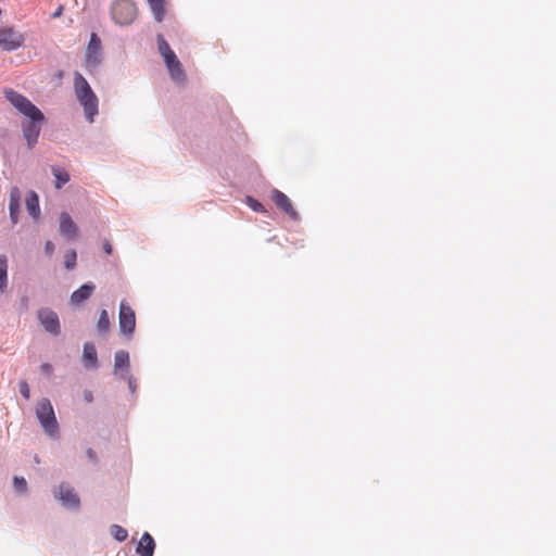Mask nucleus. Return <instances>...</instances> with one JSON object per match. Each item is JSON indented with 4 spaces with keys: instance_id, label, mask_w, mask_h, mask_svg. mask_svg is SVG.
Instances as JSON below:
<instances>
[{
    "instance_id": "obj_21",
    "label": "nucleus",
    "mask_w": 556,
    "mask_h": 556,
    "mask_svg": "<svg viewBox=\"0 0 556 556\" xmlns=\"http://www.w3.org/2000/svg\"><path fill=\"white\" fill-rule=\"evenodd\" d=\"M8 258L5 255H0V290L7 287L8 281Z\"/></svg>"
},
{
    "instance_id": "obj_7",
    "label": "nucleus",
    "mask_w": 556,
    "mask_h": 556,
    "mask_svg": "<svg viewBox=\"0 0 556 556\" xmlns=\"http://www.w3.org/2000/svg\"><path fill=\"white\" fill-rule=\"evenodd\" d=\"M38 320L45 330L53 336L61 332L58 314L50 308H40L37 313Z\"/></svg>"
},
{
    "instance_id": "obj_33",
    "label": "nucleus",
    "mask_w": 556,
    "mask_h": 556,
    "mask_svg": "<svg viewBox=\"0 0 556 556\" xmlns=\"http://www.w3.org/2000/svg\"><path fill=\"white\" fill-rule=\"evenodd\" d=\"M62 13H63V5H59V8L52 14V17L58 18L62 15Z\"/></svg>"
},
{
    "instance_id": "obj_19",
    "label": "nucleus",
    "mask_w": 556,
    "mask_h": 556,
    "mask_svg": "<svg viewBox=\"0 0 556 556\" xmlns=\"http://www.w3.org/2000/svg\"><path fill=\"white\" fill-rule=\"evenodd\" d=\"M129 367V354L126 351H117L115 353V359H114V369L117 372L119 369L125 368L126 370Z\"/></svg>"
},
{
    "instance_id": "obj_23",
    "label": "nucleus",
    "mask_w": 556,
    "mask_h": 556,
    "mask_svg": "<svg viewBox=\"0 0 556 556\" xmlns=\"http://www.w3.org/2000/svg\"><path fill=\"white\" fill-rule=\"evenodd\" d=\"M110 533L118 542L125 541L128 536L127 530L118 525L111 526Z\"/></svg>"
},
{
    "instance_id": "obj_4",
    "label": "nucleus",
    "mask_w": 556,
    "mask_h": 556,
    "mask_svg": "<svg viewBox=\"0 0 556 556\" xmlns=\"http://www.w3.org/2000/svg\"><path fill=\"white\" fill-rule=\"evenodd\" d=\"M112 21L118 26L131 25L138 15V8L131 0H114L110 5Z\"/></svg>"
},
{
    "instance_id": "obj_14",
    "label": "nucleus",
    "mask_w": 556,
    "mask_h": 556,
    "mask_svg": "<svg viewBox=\"0 0 556 556\" xmlns=\"http://www.w3.org/2000/svg\"><path fill=\"white\" fill-rule=\"evenodd\" d=\"M83 364L88 369H96L98 367L97 351L94 345L90 342L84 344Z\"/></svg>"
},
{
    "instance_id": "obj_20",
    "label": "nucleus",
    "mask_w": 556,
    "mask_h": 556,
    "mask_svg": "<svg viewBox=\"0 0 556 556\" xmlns=\"http://www.w3.org/2000/svg\"><path fill=\"white\" fill-rule=\"evenodd\" d=\"M52 174L55 177V188L61 189L63 185L68 182L70 175L65 169H62L58 166L52 167Z\"/></svg>"
},
{
    "instance_id": "obj_37",
    "label": "nucleus",
    "mask_w": 556,
    "mask_h": 556,
    "mask_svg": "<svg viewBox=\"0 0 556 556\" xmlns=\"http://www.w3.org/2000/svg\"><path fill=\"white\" fill-rule=\"evenodd\" d=\"M87 453H88V456H89V457H91V458H92V457H93V455H94V453H93V451H92V450H88V452H87Z\"/></svg>"
},
{
    "instance_id": "obj_17",
    "label": "nucleus",
    "mask_w": 556,
    "mask_h": 556,
    "mask_svg": "<svg viewBox=\"0 0 556 556\" xmlns=\"http://www.w3.org/2000/svg\"><path fill=\"white\" fill-rule=\"evenodd\" d=\"M156 22H162L165 15V0H147Z\"/></svg>"
},
{
    "instance_id": "obj_16",
    "label": "nucleus",
    "mask_w": 556,
    "mask_h": 556,
    "mask_svg": "<svg viewBox=\"0 0 556 556\" xmlns=\"http://www.w3.org/2000/svg\"><path fill=\"white\" fill-rule=\"evenodd\" d=\"M170 78L178 85L182 86L186 83V74L182 68L181 63L178 61L176 63H172L169 65H166Z\"/></svg>"
},
{
    "instance_id": "obj_11",
    "label": "nucleus",
    "mask_w": 556,
    "mask_h": 556,
    "mask_svg": "<svg viewBox=\"0 0 556 556\" xmlns=\"http://www.w3.org/2000/svg\"><path fill=\"white\" fill-rule=\"evenodd\" d=\"M60 235L66 239H74L77 236L78 227L68 213L63 212L60 215Z\"/></svg>"
},
{
    "instance_id": "obj_25",
    "label": "nucleus",
    "mask_w": 556,
    "mask_h": 556,
    "mask_svg": "<svg viewBox=\"0 0 556 556\" xmlns=\"http://www.w3.org/2000/svg\"><path fill=\"white\" fill-rule=\"evenodd\" d=\"M245 203L251 207V210H253L254 212H258V213H265L266 210L264 207V205L258 202L257 200H255L254 198L252 197H247L245 198Z\"/></svg>"
},
{
    "instance_id": "obj_36",
    "label": "nucleus",
    "mask_w": 556,
    "mask_h": 556,
    "mask_svg": "<svg viewBox=\"0 0 556 556\" xmlns=\"http://www.w3.org/2000/svg\"><path fill=\"white\" fill-rule=\"evenodd\" d=\"M28 298L27 296H23L22 300H21V303L24 307V309H27L28 308Z\"/></svg>"
},
{
    "instance_id": "obj_9",
    "label": "nucleus",
    "mask_w": 556,
    "mask_h": 556,
    "mask_svg": "<svg viewBox=\"0 0 556 556\" xmlns=\"http://www.w3.org/2000/svg\"><path fill=\"white\" fill-rule=\"evenodd\" d=\"M55 497L61 501L63 506L68 508H77L79 506V498L75 493L74 489L66 483H62L59 486Z\"/></svg>"
},
{
    "instance_id": "obj_27",
    "label": "nucleus",
    "mask_w": 556,
    "mask_h": 556,
    "mask_svg": "<svg viewBox=\"0 0 556 556\" xmlns=\"http://www.w3.org/2000/svg\"><path fill=\"white\" fill-rule=\"evenodd\" d=\"M76 265V252L71 251L65 255V267L67 269H73Z\"/></svg>"
},
{
    "instance_id": "obj_28",
    "label": "nucleus",
    "mask_w": 556,
    "mask_h": 556,
    "mask_svg": "<svg viewBox=\"0 0 556 556\" xmlns=\"http://www.w3.org/2000/svg\"><path fill=\"white\" fill-rule=\"evenodd\" d=\"M20 392L21 394L26 399L28 400L30 397V390H29V387H28V383L26 381H21L20 382Z\"/></svg>"
},
{
    "instance_id": "obj_2",
    "label": "nucleus",
    "mask_w": 556,
    "mask_h": 556,
    "mask_svg": "<svg viewBox=\"0 0 556 556\" xmlns=\"http://www.w3.org/2000/svg\"><path fill=\"white\" fill-rule=\"evenodd\" d=\"M74 90L77 100L84 108L87 121L92 123L98 114V98L86 78L78 72L74 75Z\"/></svg>"
},
{
    "instance_id": "obj_8",
    "label": "nucleus",
    "mask_w": 556,
    "mask_h": 556,
    "mask_svg": "<svg viewBox=\"0 0 556 556\" xmlns=\"http://www.w3.org/2000/svg\"><path fill=\"white\" fill-rule=\"evenodd\" d=\"M101 60V40L97 34H91L87 48L86 63L87 66L96 67Z\"/></svg>"
},
{
    "instance_id": "obj_18",
    "label": "nucleus",
    "mask_w": 556,
    "mask_h": 556,
    "mask_svg": "<svg viewBox=\"0 0 556 556\" xmlns=\"http://www.w3.org/2000/svg\"><path fill=\"white\" fill-rule=\"evenodd\" d=\"M26 207H27V211L29 212V214L34 218L38 217V215L40 213V208H39V199H38V195L36 194V192H34V191L28 192L27 198H26Z\"/></svg>"
},
{
    "instance_id": "obj_5",
    "label": "nucleus",
    "mask_w": 556,
    "mask_h": 556,
    "mask_svg": "<svg viewBox=\"0 0 556 556\" xmlns=\"http://www.w3.org/2000/svg\"><path fill=\"white\" fill-rule=\"evenodd\" d=\"M118 324L119 331L123 334L130 337L134 333L136 328V314L125 301L119 303Z\"/></svg>"
},
{
    "instance_id": "obj_31",
    "label": "nucleus",
    "mask_w": 556,
    "mask_h": 556,
    "mask_svg": "<svg viewBox=\"0 0 556 556\" xmlns=\"http://www.w3.org/2000/svg\"><path fill=\"white\" fill-rule=\"evenodd\" d=\"M45 251L48 255H51L54 252V244L51 241H47L45 244Z\"/></svg>"
},
{
    "instance_id": "obj_10",
    "label": "nucleus",
    "mask_w": 556,
    "mask_h": 556,
    "mask_svg": "<svg viewBox=\"0 0 556 556\" xmlns=\"http://www.w3.org/2000/svg\"><path fill=\"white\" fill-rule=\"evenodd\" d=\"M271 200L281 211H283L292 219H296L299 217L298 212L294 210L291 200L280 190L274 189L271 191Z\"/></svg>"
},
{
    "instance_id": "obj_13",
    "label": "nucleus",
    "mask_w": 556,
    "mask_h": 556,
    "mask_svg": "<svg viewBox=\"0 0 556 556\" xmlns=\"http://www.w3.org/2000/svg\"><path fill=\"white\" fill-rule=\"evenodd\" d=\"M96 286L91 282L83 285L76 291H74L71 295V302L74 305H79L88 300L93 293Z\"/></svg>"
},
{
    "instance_id": "obj_24",
    "label": "nucleus",
    "mask_w": 556,
    "mask_h": 556,
    "mask_svg": "<svg viewBox=\"0 0 556 556\" xmlns=\"http://www.w3.org/2000/svg\"><path fill=\"white\" fill-rule=\"evenodd\" d=\"M13 486L14 490L20 494H25L27 492V482L23 477H14Z\"/></svg>"
},
{
    "instance_id": "obj_15",
    "label": "nucleus",
    "mask_w": 556,
    "mask_h": 556,
    "mask_svg": "<svg viewBox=\"0 0 556 556\" xmlns=\"http://www.w3.org/2000/svg\"><path fill=\"white\" fill-rule=\"evenodd\" d=\"M155 543L153 538L146 532L138 544L137 553L140 556H153Z\"/></svg>"
},
{
    "instance_id": "obj_35",
    "label": "nucleus",
    "mask_w": 556,
    "mask_h": 556,
    "mask_svg": "<svg viewBox=\"0 0 556 556\" xmlns=\"http://www.w3.org/2000/svg\"><path fill=\"white\" fill-rule=\"evenodd\" d=\"M41 370H42L43 372L49 374V372L51 371V365H50V364H47V363H46V364H42V365H41Z\"/></svg>"
},
{
    "instance_id": "obj_22",
    "label": "nucleus",
    "mask_w": 556,
    "mask_h": 556,
    "mask_svg": "<svg viewBox=\"0 0 556 556\" xmlns=\"http://www.w3.org/2000/svg\"><path fill=\"white\" fill-rule=\"evenodd\" d=\"M97 329L100 333H106L110 329V319L108 312L105 309H102L100 312V316L97 323Z\"/></svg>"
},
{
    "instance_id": "obj_32",
    "label": "nucleus",
    "mask_w": 556,
    "mask_h": 556,
    "mask_svg": "<svg viewBox=\"0 0 556 556\" xmlns=\"http://www.w3.org/2000/svg\"><path fill=\"white\" fill-rule=\"evenodd\" d=\"M84 399H85V401H86V402H88V403L92 402V401H93V394H92V392H91V391H89V390H86V391L84 392Z\"/></svg>"
},
{
    "instance_id": "obj_30",
    "label": "nucleus",
    "mask_w": 556,
    "mask_h": 556,
    "mask_svg": "<svg viewBox=\"0 0 556 556\" xmlns=\"http://www.w3.org/2000/svg\"><path fill=\"white\" fill-rule=\"evenodd\" d=\"M122 378L128 380V386H129L130 391L135 392L136 384H135V379L132 378V376H128V374H125V375L122 376Z\"/></svg>"
},
{
    "instance_id": "obj_29",
    "label": "nucleus",
    "mask_w": 556,
    "mask_h": 556,
    "mask_svg": "<svg viewBox=\"0 0 556 556\" xmlns=\"http://www.w3.org/2000/svg\"><path fill=\"white\" fill-rule=\"evenodd\" d=\"M163 59H164V62L166 65H169L172 63H176L179 61L174 51H170L169 53L163 55Z\"/></svg>"
},
{
    "instance_id": "obj_34",
    "label": "nucleus",
    "mask_w": 556,
    "mask_h": 556,
    "mask_svg": "<svg viewBox=\"0 0 556 556\" xmlns=\"http://www.w3.org/2000/svg\"><path fill=\"white\" fill-rule=\"evenodd\" d=\"M103 250L105 253L111 254L112 253V245L109 241H105L103 243Z\"/></svg>"
},
{
    "instance_id": "obj_3",
    "label": "nucleus",
    "mask_w": 556,
    "mask_h": 556,
    "mask_svg": "<svg viewBox=\"0 0 556 556\" xmlns=\"http://www.w3.org/2000/svg\"><path fill=\"white\" fill-rule=\"evenodd\" d=\"M36 417L43 430V432L51 437L56 438L59 434V424L54 414V409L50 400L42 397L36 404Z\"/></svg>"
},
{
    "instance_id": "obj_26",
    "label": "nucleus",
    "mask_w": 556,
    "mask_h": 556,
    "mask_svg": "<svg viewBox=\"0 0 556 556\" xmlns=\"http://www.w3.org/2000/svg\"><path fill=\"white\" fill-rule=\"evenodd\" d=\"M157 46L162 56L173 51L162 35H157Z\"/></svg>"
},
{
    "instance_id": "obj_6",
    "label": "nucleus",
    "mask_w": 556,
    "mask_h": 556,
    "mask_svg": "<svg viewBox=\"0 0 556 556\" xmlns=\"http://www.w3.org/2000/svg\"><path fill=\"white\" fill-rule=\"evenodd\" d=\"M24 36L10 27L0 28V48L4 51H14L23 46Z\"/></svg>"
},
{
    "instance_id": "obj_12",
    "label": "nucleus",
    "mask_w": 556,
    "mask_h": 556,
    "mask_svg": "<svg viewBox=\"0 0 556 556\" xmlns=\"http://www.w3.org/2000/svg\"><path fill=\"white\" fill-rule=\"evenodd\" d=\"M21 205V191L17 187H13L10 191L9 212L12 223L15 225L18 222Z\"/></svg>"
},
{
    "instance_id": "obj_1",
    "label": "nucleus",
    "mask_w": 556,
    "mask_h": 556,
    "mask_svg": "<svg viewBox=\"0 0 556 556\" xmlns=\"http://www.w3.org/2000/svg\"><path fill=\"white\" fill-rule=\"evenodd\" d=\"M4 97L27 118V121L22 124V131L28 148L33 149L38 141L45 122L43 113L25 96L13 89H5Z\"/></svg>"
}]
</instances>
